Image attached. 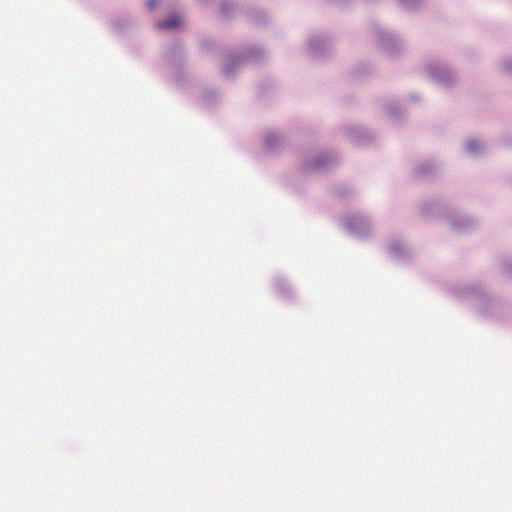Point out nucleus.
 Wrapping results in <instances>:
<instances>
[{
    "instance_id": "1",
    "label": "nucleus",
    "mask_w": 512,
    "mask_h": 512,
    "mask_svg": "<svg viewBox=\"0 0 512 512\" xmlns=\"http://www.w3.org/2000/svg\"><path fill=\"white\" fill-rule=\"evenodd\" d=\"M180 24H181L180 17L173 15L165 21L158 22L157 28L160 30L174 29V28H177Z\"/></svg>"
},
{
    "instance_id": "2",
    "label": "nucleus",
    "mask_w": 512,
    "mask_h": 512,
    "mask_svg": "<svg viewBox=\"0 0 512 512\" xmlns=\"http://www.w3.org/2000/svg\"><path fill=\"white\" fill-rule=\"evenodd\" d=\"M157 5V1L156 0H148L147 1V7L149 9H154Z\"/></svg>"
},
{
    "instance_id": "3",
    "label": "nucleus",
    "mask_w": 512,
    "mask_h": 512,
    "mask_svg": "<svg viewBox=\"0 0 512 512\" xmlns=\"http://www.w3.org/2000/svg\"><path fill=\"white\" fill-rule=\"evenodd\" d=\"M467 148H468L471 152H473V151H475V150H476L477 145H476V143H475V142H468V144H467Z\"/></svg>"
}]
</instances>
